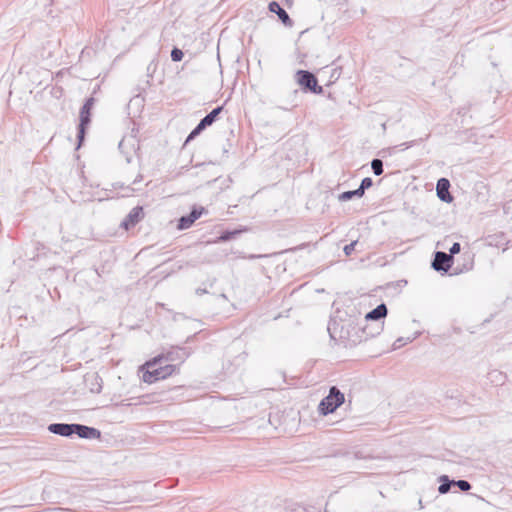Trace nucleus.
I'll return each instance as SVG.
<instances>
[{
    "mask_svg": "<svg viewBox=\"0 0 512 512\" xmlns=\"http://www.w3.org/2000/svg\"><path fill=\"white\" fill-rule=\"evenodd\" d=\"M313 422L314 418H256L254 425L263 437H279L305 434Z\"/></svg>",
    "mask_w": 512,
    "mask_h": 512,
    "instance_id": "nucleus-1",
    "label": "nucleus"
},
{
    "mask_svg": "<svg viewBox=\"0 0 512 512\" xmlns=\"http://www.w3.org/2000/svg\"><path fill=\"white\" fill-rule=\"evenodd\" d=\"M344 402V394L337 387L333 386L330 388L329 394L319 403L318 410L320 414L326 416L327 414L335 412Z\"/></svg>",
    "mask_w": 512,
    "mask_h": 512,
    "instance_id": "nucleus-2",
    "label": "nucleus"
},
{
    "mask_svg": "<svg viewBox=\"0 0 512 512\" xmlns=\"http://www.w3.org/2000/svg\"><path fill=\"white\" fill-rule=\"evenodd\" d=\"M188 357V353L183 348H173L166 353H162L157 357L153 358L151 361H148L146 365L149 368L154 367L157 364H161L164 362L169 363H182Z\"/></svg>",
    "mask_w": 512,
    "mask_h": 512,
    "instance_id": "nucleus-3",
    "label": "nucleus"
},
{
    "mask_svg": "<svg viewBox=\"0 0 512 512\" xmlns=\"http://www.w3.org/2000/svg\"><path fill=\"white\" fill-rule=\"evenodd\" d=\"M93 104H94V99L88 98L80 110V123L78 126V134H77V139H78L77 148H79L81 146L82 142L84 141L86 127L89 125V123L91 121L90 120V111L93 107Z\"/></svg>",
    "mask_w": 512,
    "mask_h": 512,
    "instance_id": "nucleus-4",
    "label": "nucleus"
},
{
    "mask_svg": "<svg viewBox=\"0 0 512 512\" xmlns=\"http://www.w3.org/2000/svg\"><path fill=\"white\" fill-rule=\"evenodd\" d=\"M223 107L219 106L214 108L210 113H208L204 118L200 120L198 125L190 132L188 135L186 142L191 141L194 139L197 135H199L206 127L212 125L218 115L221 113Z\"/></svg>",
    "mask_w": 512,
    "mask_h": 512,
    "instance_id": "nucleus-5",
    "label": "nucleus"
},
{
    "mask_svg": "<svg viewBox=\"0 0 512 512\" xmlns=\"http://www.w3.org/2000/svg\"><path fill=\"white\" fill-rule=\"evenodd\" d=\"M296 75L297 82L303 88L308 89L316 94H319L323 91L322 87L318 86L317 79L311 72L306 70H299L297 71Z\"/></svg>",
    "mask_w": 512,
    "mask_h": 512,
    "instance_id": "nucleus-6",
    "label": "nucleus"
},
{
    "mask_svg": "<svg viewBox=\"0 0 512 512\" xmlns=\"http://www.w3.org/2000/svg\"><path fill=\"white\" fill-rule=\"evenodd\" d=\"M453 263V257L445 252L438 251L435 253L432 267L436 271L447 272Z\"/></svg>",
    "mask_w": 512,
    "mask_h": 512,
    "instance_id": "nucleus-7",
    "label": "nucleus"
},
{
    "mask_svg": "<svg viewBox=\"0 0 512 512\" xmlns=\"http://www.w3.org/2000/svg\"><path fill=\"white\" fill-rule=\"evenodd\" d=\"M203 211H204L203 207H201L199 209L198 208H193L192 211L188 215L182 216L179 219L177 228L179 230L188 229L201 216Z\"/></svg>",
    "mask_w": 512,
    "mask_h": 512,
    "instance_id": "nucleus-8",
    "label": "nucleus"
},
{
    "mask_svg": "<svg viewBox=\"0 0 512 512\" xmlns=\"http://www.w3.org/2000/svg\"><path fill=\"white\" fill-rule=\"evenodd\" d=\"M449 187L450 182L446 178L439 179L436 185L437 196L446 203H450L453 200V197L449 193Z\"/></svg>",
    "mask_w": 512,
    "mask_h": 512,
    "instance_id": "nucleus-9",
    "label": "nucleus"
},
{
    "mask_svg": "<svg viewBox=\"0 0 512 512\" xmlns=\"http://www.w3.org/2000/svg\"><path fill=\"white\" fill-rule=\"evenodd\" d=\"M143 216V208L140 206H136L129 212L127 217L124 219V221L122 222V226L125 229H128L129 227L136 225L143 218Z\"/></svg>",
    "mask_w": 512,
    "mask_h": 512,
    "instance_id": "nucleus-10",
    "label": "nucleus"
},
{
    "mask_svg": "<svg viewBox=\"0 0 512 512\" xmlns=\"http://www.w3.org/2000/svg\"><path fill=\"white\" fill-rule=\"evenodd\" d=\"M74 427L75 424L54 423L48 426V430L53 434L68 437L74 434Z\"/></svg>",
    "mask_w": 512,
    "mask_h": 512,
    "instance_id": "nucleus-11",
    "label": "nucleus"
},
{
    "mask_svg": "<svg viewBox=\"0 0 512 512\" xmlns=\"http://www.w3.org/2000/svg\"><path fill=\"white\" fill-rule=\"evenodd\" d=\"M74 429H75L74 434H77L81 438L98 439L101 436L100 431L95 428H92V427L75 424Z\"/></svg>",
    "mask_w": 512,
    "mask_h": 512,
    "instance_id": "nucleus-12",
    "label": "nucleus"
},
{
    "mask_svg": "<svg viewBox=\"0 0 512 512\" xmlns=\"http://www.w3.org/2000/svg\"><path fill=\"white\" fill-rule=\"evenodd\" d=\"M269 11L278 15L281 22L286 26H292V20L290 19L288 13L280 6V4L276 1H272L269 3Z\"/></svg>",
    "mask_w": 512,
    "mask_h": 512,
    "instance_id": "nucleus-13",
    "label": "nucleus"
},
{
    "mask_svg": "<svg viewBox=\"0 0 512 512\" xmlns=\"http://www.w3.org/2000/svg\"><path fill=\"white\" fill-rule=\"evenodd\" d=\"M144 367H147V370L143 373V380L146 383H153L157 380L163 379V374L161 372L160 367L155 365L152 368H149L146 364Z\"/></svg>",
    "mask_w": 512,
    "mask_h": 512,
    "instance_id": "nucleus-14",
    "label": "nucleus"
},
{
    "mask_svg": "<svg viewBox=\"0 0 512 512\" xmlns=\"http://www.w3.org/2000/svg\"><path fill=\"white\" fill-rule=\"evenodd\" d=\"M387 307L384 303L379 304L376 308L368 312L365 316L366 320H379L381 318L386 317L387 315Z\"/></svg>",
    "mask_w": 512,
    "mask_h": 512,
    "instance_id": "nucleus-15",
    "label": "nucleus"
},
{
    "mask_svg": "<svg viewBox=\"0 0 512 512\" xmlns=\"http://www.w3.org/2000/svg\"><path fill=\"white\" fill-rule=\"evenodd\" d=\"M166 364L162 366V363L161 364H158L160 369H161V372L163 374V379H165L166 377L172 375L176 369H177V364H171L169 362H165Z\"/></svg>",
    "mask_w": 512,
    "mask_h": 512,
    "instance_id": "nucleus-16",
    "label": "nucleus"
},
{
    "mask_svg": "<svg viewBox=\"0 0 512 512\" xmlns=\"http://www.w3.org/2000/svg\"><path fill=\"white\" fill-rule=\"evenodd\" d=\"M364 194L361 193L360 189L352 190V191H345L342 194L339 195V200L341 201H348L352 199L353 197H362Z\"/></svg>",
    "mask_w": 512,
    "mask_h": 512,
    "instance_id": "nucleus-17",
    "label": "nucleus"
},
{
    "mask_svg": "<svg viewBox=\"0 0 512 512\" xmlns=\"http://www.w3.org/2000/svg\"><path fill=\"white\" fill-rule=\"evenodd\" d=\"M440 480L441 484L438 487V491L440 494H445L450 490L451 485H453V481H450L447 476H442Z\"/></svg>",
    "mask_w": 512,
    "mask_h": 512,
    "instance_id": "nucleus-18",
    "label": "nucleus"
},
{
    "mask_svg": "<svg viewBox=\"0 0 512 512\" xmlns=\"http://www.w3.org/2000/svg\"><path fill=\"white\" fill-rule=\"evenodd\" d=\"M373 173L377 176L383 173V162L380 159H373L371 162Z\"/></svg>",
    "mask_w": 512,
    "mask_h": 512,
    "instance_id": "nucleus-19",
    "label": "nucleus"
},
{
    "mask_svg": "<svg viewBox=\"0 0 512 512\" xmlns=\"http://www.w3.org/2000/svg\"><path fill=\"white\" fill-rule=\"evenodd\" d=\"M184 54L182 52V50L178 49V48H173L172 51H171V59L172 61L174 62H179L182 60Z\"/></svg>",
    "mask_w": 512,
    "mask_h": 512,
    "instance_id": "nucleus-20",
    "label": "nucleus"
},
{
    "mask_svg": "<svg viewBox=\"0 0 512 512\" xmlns=\"http://www.w3.org/2000/svg\"><path fill=\"white\" fill-rule=\"evenodd\" d=\"M453 485L458 486L459 489L462 491H468L471 489L470 483L466 480H457V481L453 480Z\"/></svg>",
    "mask_w": 512,
    "mask_h": 512,
    "instance_id": "nucleus-21",
    "label": "nucleus"
},
{
    "mask_svg": "<svg viewBox=\"0 0 512 512\" xmlns=\"http://www.w3.org/2000/svg\"><path fill=\"white\" fill-rule=\"evenodd\" d=\"M373 185V181L370 177H366L361 181V184L359 186V189L361 193L364 194L365 190L370 188Z\"/></svg>",
    "mask_w": 512,
    "mask_h": 512,
    "instance_id": "nucleus-22",
    "label": "nucleus"
},
{
    "mask_svg": "<svg viewBox=\"0 0 512 512\" xmlns=\"http://www.w3.org/2000/svg\"><path fill=\"white\" fill-rule=\"evenodd\" d=\"M239 232L238 231H227L225 233H223L221 236H220V240L222 241H228L230 239H232L235 235H237Z\"/></svg>",
    "mask_w": 512,
    "mask_h": 512,
    "instance_id": "nucleus-23",
    "label": "nucleus"
},
{
    "mask_svg": "<svg viewBox=\"0 0 512 512\" xmlns=\"http://www.w3.org/2000/svg\"><path fill=\"white\" fill-rule=\"evenodd\" d=\"M357 244V241H353L350 244L346 245L343 249L345 255L349 256L352 254V252L355 249V245Z\"/></svg>",
    "mask_w": 512,
    "mask_h": 512,
    "instance_id": "nucleus-24",
    "label": "nucleus"
},
{
    "mask_svg": "<svg viewBox=\"0 0 512 512\" xmlns=\"http://www.w3.org/2000/svg\"><path fill=\"white\" fill-rule=\"evenodd\" d=\"M460 250H461L460 244L458 242H455L449 249L450 253L448 255H451L453 257V255L458 254L460 252Z\"/></svg>",
    "mask_w": 512,
    "mask_h": 512,
    "instance_id": "nucleus-25",
    "label": "nucleus"
},
{
    "mask_svg": "<svg viewBox=\"0 0 512 512\" xmlns=\"http://www.w3.org/2000/svg\"><path fill=\"white\" fill-rule=\"evenodd\" d=\"M402 345H403V338H398V339L393 343V349H394V350H396V349L400 348Z\"/></svg>",
    "mask_w": 512,
    "mask_h": 512,
    "instance_id": "nucleus-26",
    "label": "nucleus"
},
{
    "mask_svg": "<svg viewBox=\"0 0 512 512\" xmlns=\"http://www.w3.org/2000/svg\"><path fill=\"white\" fill-rule=\"evenodd\" d=\"M196 293H197L198 295H202V294L206 293V290H205V289H197V290H196Z\"/></svg>",
    "mask_w": 512,
    "mask_h": 512,
    "instance_id": "nucleus-27",
    "label": "nucleus"
},
{
    "mask_svg": "<svg viewBox=\"0 0 512 512\" xmlns=\"http://www.w3.org/2000/svg\"><path fill=\"white\" fill-rule=\"evenodd\" d=\"M100 389H101V387L99 385L96 389L92 388L91 391H93V392H100Z\"/></svg>",
    "mask_w": 512,
    "mask_h": 512,
    "instance_id": "nucleus-28",
    "label": "nucleus"
},
{
    "mask_svg": "<svg viewBox=\"0 0 512 512\" xmlns=\"http://www.w3.org/2000/svg\"><path fill=\"white\" fill-rule=\"evenodd\" d=\"M401 146H405V147L407 148V147H410V146H411V143H409V144H408V143H402V145H401Z\"/></svg>",
    "mask_w": 512,
    "mask_h": 512,
    "instance_id": "nucleus-29",
    "label": "nucleus"
}]
</instances>
